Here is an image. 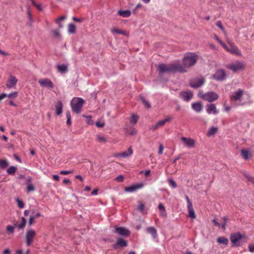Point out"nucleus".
Returning a JSON list of instances; mask_svg holds the SVG:
<instances>
[{"mask_svg": "<svg viewBox=\"0 0 254 254\" xmlns=\"http://www.w3.org/2000/svg\"><path fill=\"white\" fill-rule=\"evenodd\" d=\"M157 69L159 74L175 72L184 73L187 71L182 64L180 63H175L169 64H160L158 65Z\"/></svg>", "mask_w": 254, "mask_h": 254, "instance_id": "f257e3e1", "label": "nucleus"}, {"mask_svg": "<svg viewBox=\"0 0 254 254\" xmlns=\"http://www.w3.org/2000/svg\"><path fill=\"white\" fill-rule=\"evenodd\" d=\"M198 60V56L194 53H188L186 54L183 60V64L186 69V67L193 66Z\"/></svg>", "mask_w": 254, "mask_h": 254, "instance_id": "f03ea898", "label": "nucleus"}, {"mask_svg": "<svg viewBox=\"0 0 254 254\" xmlns=\"http://www.w3.org/2000/svg\"><path fill=\"white\" fill-rule=\"evenodd\" d=\"M84 104L83 99L78 97L73 98L70 102L71 108L73 112L79 114L81 112Z\"/></svg>", "mask_w": 254, "mask_h": 254, "instance_id": "7ed1b4c3", "label": "nucleus"}, {"mask_svg": "<svg viewBox=\"0 0 254 254\" xmlns=\"http://www.w3.org/2000/svg\"><path fill=\"white\" fill-rule=\"evenodd\" d=\"M198 96L202 99L211 102L216 100L218 98V95L214 92H208L204 93L202 91L198 93Z\"/></svg>", "mask_w": 254, "mask_h": 254, "instance_id": "20e7f679", "label": "nucleus"}, {"mask_svg": "<svg viewBox=\"0 0 254 254\" xmlns=\"http://www.w3.org/2000/svg\"><path fill=\"white\" fill-rule=\"evenodd\" d=\"M36 235V231L33 229H29L27 230L25 234V243L27 246H31Z\"/></svg>", "mask_w": 254, "mask_h": 254, "instance_id": "39448f33", "label": "nucleus"}, {"mask_svg": "<svg viewBox=\"0 0 254 254\" xmlns=\"http://www.w3.org/2000/svg\"><path fill=\"white\" fill-rule=\"evenodd\" d=\"M226 67L233 72H236L243 70L245 67V64L243 62L236 61L233 63L228 64Z\"/></svg>", "mask_w": 254, "mask_h": 254, "instance_id": "423d86ee", "label": "nucleus"}, {"mask_svg": "<svg viewBox=\"0 0 254 254\" xmlns=\"http://www.w3.org/2000/svg\"><path fill=\"white\" fill-rule=\"evenodd\" d=\"M205 79L202 77H196L190 81V86L192 88H197L201 87L204 83Z\"/></svg>", "mask_w": 254, "mask_h": 254, "instance_id": "0eeeda50", "label": "nucleus"}, {"mask_svg": "<svg viewBox=\"0 0 254 254\" xmlns=\"http://www.w3.org/2000/svg\"><path fill=\"white\" fill-rule=\"evenodd\" d=\"M185 198L187 202V207L189 211L188 216L190 218L194 219L196 217V215L193 208L192 204L187 195H185Z\"/></svg>", "mask_w": 254, "mask_h": 254, "instance_id": "6e6552de", "label": "nucleus"}, {"mask_svg": "<svg viewBox=\"0 0 254 254\" xmlns=\"http://www.w3.org/2000/svg\"><path fill=\"white\" fill-rule=\"evenodd\" d=\"M242 238V235L238 233L232 234L230 237V240L234 246H240V241Z\"/></svg>", "mask_w": 254, "mask_h": 254, "instance_id": "1a4fd4ad", "label": "nucleus"}, {"mask_svg": "<svg viewBox=\"0 0 254 254\" xmlns=\"http://www.w3.org/2000/svg\"><path fill=\"white\" fill-rule=\"evenodd\" d=\"M38 82L42 87H44L49 89H52L54 85L51 80L49 78H42L39 80Z\"/></svg>", "mask_w": 254, "mask_h": 254, "instance_id": "9d476101", "label": "nucleus"}, {"mask_svg": "<svg viewBox=\"0 0 254 254\" xmlns=\"http://www.w3.org/2000/svg\"><path fill=\"white\" fill-rule=\"evenodd\" d=\"M226 75V74L224 70L219 69L213 75V77L216 80L222 81L225 78Z\"/></svg>", "mask_w": 254, "mask_h": 254, "instance_id": "9b49d317", "label": "nucleus"}, {"mask_svg": "<svg viewBox=\"0 0 254 254\" xmlns=\"http://www.w3.org/2000/svg\"><path fill=\"white\" fill-rule=\"evenodd\" d=\"M244 91L241 89H239L237 91L233 92L230 97V100L231 102H234L238 100H241Z\"/></svg>", "mask_w": 254, "mask_h": 254, "instance_id": "f8f14e48", "label": "nucleus"}, {"mask_svg": "<svg viewBox=\"0 0 254 254\" xmlns=\"http://www.w3.org/2000/svg\"><path fill=\"white\" fill-rule=\"evenodd\" d=\"M180 97L183 99L184 101L188 102L192 99L193 93L190 90L182 91L180 93Z\"/></svg>", "mask_w": 254, "mask_h": 254, "instance_id": "ddd939ff", "label": "nucleus"}, {"mask_svg": "<svg viewBox=\"0 0 254 254\" xmlns=\"http://www.w3.org/2000/svg\"><path fill=\"white\" fill-rule=\"evenodd\" d=\"M228 44L229 46V48L228 49V52L233 55L238 56L241 55V52L237 46L235 45L231 42H229Z\"/></svg>", "mask_w": 254, "mask_h": 254, "instance_id": "4468645a", "label": "nucleus"}, {"mask_svg": "<svg viewBox=\"0 0 254 254\" xmlns=\"http://www.w3.org/2000/svg\"><path fill=\"white\" fill-rule=\"evenodd\" d=\"M143 186L142 183L136 184L133 185L126 187L125 190L128 192H133L136 191L138 189L142 188Z\"/></svg>", "mask_w": 254, "mask_h": 254, "instance_id": "2eb2a0df", "label": "nucleus"}, {"mask_svg": "<svg viewBox=\"0 0 254 254\" xmlns=\"http://www.w3.org/2000/svg\"><path fill=\"white\" fill-rule=\"evenodd\" d=\"M17 81L18 79L16 77L10 75L8 78L6 86L9 89L12 88L15 86Z\"/></svg>", "mask_w": 254, "mask_h": 254, "instance_id": "dca6fc26", "label": "nucleus"}, {"mask_svg": "<svg viewBox=\"0 0 254 254\" xmlns=\"http://www.w3.org/2000/svg\"><path fill=\"white\" fill-rule=\"evenodd\" d=\"M115 232L118 235L123 237H127L130 234V232L128 229L122 227H116L115 228Z\"/></svg>", "mask_w": 254, "mask_h": 254, "instance_id": "f3484780", "label": "nucleus"}, {"mask_svg": "<svg viewBox=\"0 0 254 254\" xmlns=\"http://www.w3.org/2000/svg\"><path fill=\"white\" fill-rule=\"evenodd\" d=\"M133 153V150L131 147L128 148V150L121 153H117L115 155L116 157H122L123 158H127L131 156Z\"/></svg>", "mask_w": 254, "mask_h": 254, "instance_id": "a211bd4d", "label": "nucleus"}, {"mask_svg": "<svg viewBox=\"0 0 254 254\" xmlns=\"http://www.w3.org/2000/svg\"><path fill=\"white\" fill-rule=\"evenodd\" d=\"M181 140H182L188 147L192 148L194 146L195 142L192 138L182 137Z\"/></svg>", "mask_w": 254, "mask_h": 254, "instance_id": "6ab92c4d", "label": "nucleus"}, {"mask_svg": "<svg viewBox=\"0 0 254 254\" xmlns=\"http://www.w3.org/2000/svg\"><path fill=\"white\" fill-rule=\"evenodd\" d=\"M206 111L208 114H213L214 115H217L218 113V111L217 110L216 106L213 104H210L207 105Z\"/></svg>", "mask_w": 254, "mask_h": 254, "instance_id": "aec40b11", "label": "nucleus"}, {"mask_svg": "<svg viewBox=\"0 0 254 254\" xmlns=\"http://www.w3.org/2000/svg\"><path fill=\"white\" fill-rule=\"evenodd\" d=\"M192 109L196 112H200L202 110V105L201 102H194L191 104Z\"/></svg>", "mask_w": 254, "mask_h": 254, "instance_id": "412c9836", "label": "nucleus"}, {"mask_svg": "<svg viewBox=\"0 0 254 254\" xmlns=\"http://www.w3.org/2000/svg\"><path fill=\"white\" fill-rule=\"evenodd\" d=\"M63 105L61 101H58L55 104L56 113L57 115H60L63 112Z\"/></svg>", "mask_w": 254, "mask_h": 254, "instance_id": "4be33fe9", "label": "nucleus"}, {"mask_svg": "<svg viewBox=\"0 0 254 254\" xmlns=\"http://www.w3.org/2000/svg\"><path fill=\"white\" fill-rule=\"evenodd\" d=\"M26 220L24 217L21 218V222L20 224H18L17 222H15L14 223V225L13 226H14V228H18L19 229H23L26 225Z\"/></svg>", "mask_w": 254, "mask_h": 254, "instance_id": "5701e85b", "label": "nucleus"}, {"mask_svg": "<svg viewBox=\"0 0 254 254\" xmlns=\"http://www.w3.org/2000/svg\"><path fill=\"white\" fill-rule=\"evenodd\" d=\"M241 155L245 160H249L251 157V153L249 149H242Z\"/></svg>", "mask_w": 254, "mask_h": 254, "instance_id": "b1692460", "label": "nucleus"}, {"mask_svg": "<svg viewBox=\"0 0 254 254\" xmlns=\"http://www.w3.org/2000/svg\"><path fill=\"white\" fill-rule=\"evenodd\" d=\"M165 124V122L163 120L159 121L155 124L152 125L150 127V129L152 130H155L163 126Z\"/></svg>", "mask_w": 254, "mask_h": 254, "instance_id": "393cba45", "label": "nucleus"}, {"mask_svg": "<svg viewBox=\"0 0 254 254\" xmlns=\"http://www.w3.org/2000/svg\"><path fill=\"white\" fill-rule=\"evenodd\" d=\"M146 232L151 235L152 237L155 239L157 237V231L153 227H149L146 228Z\"/></svg>", "mask_w": 254, "mask_h": 254, "instance_id": "a878e982", "label": "nucleus"}, {"mask_svg": "<svg viewBox=\"0 0 254 254\" xmlns=\"http://www.w3.org/2000/svg\"><path fill=\"white\" fill-rule=\"evenodd\" d=\"M116 245L120 247H125L127 246V242L122 238H118L117 240Z\"/></svg>", "mask_w": 254, "mask_h": 254, "instance_id": "bb28decb", "label": "nucleus"}, {"mask_svg": "<svg viewBox=\"0 0 254 254\" xmlns=\"http://www.w3.org/2000/svg\"><path fill=\"white\" fill-rule=\"evenodd\" d=\"M118 13L123 17H128L131 15V12L129 10H119Z\"/></svg>", "mask_w": 254, "mask_h": 254, "instance_id": "cd10ccee", "label": "nucleus"}, {"mask_svg": "<svg viewBox=\"0 0 254 254\" xmlns=\"http://www.w3.org/2000/svg\"><path fill=\"white\" fill-rule=\"evenodd\" d=\"M57 68L59 71L62 73H66L67 71V66L64 64L58 65Z\"/></svg>", "mask_w": 254, "mask_h": 254, "instance_id": "c85d7f7f", "label": "nucleus"}, {"mask_svg": "<svg viewBox=\"0 0 254 254\" xmlns=\"http://www.w3.org/2000/svg\"><path fill=\"white\" fill-rule=\"evenodd\" d=\"M243 175L247 179L248 181L254 185V177L251 176L247 172L243 171Z\"/></svg>", "mask_w": 254, "mask_h": 254, "instance_id": "c756f323", "label": "nucleus"}, {"mask_svg": "<svg viewBox=\"0 0 254 254\" xmlns=\"http://www.w3.org/2000/svg\"><path fill=\"white\" fill-rule=\"evenodd\" d=\"M218 131V128L214 127H210L207 133L208 136H211L214 135Z\"/></svg>", "mask_w": 254, "mask_h": 254, "instance_id": "7c9ffc66", "label": "nucleus"}, {"mask_svg": "<svg viewBox=\"0 0 254 254\" xmlns=\"http://www.w3.org/2000/svg\"><path fill=\"white\" fill-rule=\"evenodd\" d=\"M111 32L113 34H122L123 35H127V33L121 29H118L115 28H113L111 29Z\"/></svg>", "mask_w": 254, "mask_h": 254, "instance_id": "2f4dec72", "label": "nucleus"}, {"mask_svg": "<svg viewBox=\"0 0 254 254\" xmlns=\"http://www.w3.org/2000/svg\"><path fill=\"white\" fill-rule=\"evenodd\" d=\"M97 140L100 143H105L107 142V139L103 136L101 134L97 135Z\"/></svg>", "mask_w": 254, "mask_h": 254, "instance_id": "473e14b6", "label": "nucleus"}, {"mask_svg": "<svg viewBox=\"0 0 254 254\" xmlns=\"http://www.w3.org/2000/svg\"><path fill=\"white\" fill-rule=\"evenodd\" d=\"M217 242L219 244H224L225 245H227L229 242L228 239L225 237L218 238L217 239Z\"/></svg>", "mask_w": 254, "mask_h": 254, "instance_id": "72a5a7b5", "label": "nucleus"}, {"mask_svg": "<svg viewBox=\"0 0 254 254\" xmlns=\"http://www.w3.org/2000/svg\"><path fill=\"white\" fill-rule=\"evenodd\" d=\"M17 170L16 167L11 166L7 170V173L9 175H14Z\"/></svg>", "mask_w": 254, "mask_h": 254, "instance_id": "f704fd0d", "label": "nucleus"}, {"mask_svg": "<svg viewBox=\"0 0 254 254\" xmlns=\"http://www.w3.org/2000/svg\"><path fill=\"white\" fill-rule=\"evenodd\" d=\"M68 32L71 34H73L75 32V26L73 23L69 24L68 26Z\"/></svg>", "mask_w": 254, "mask_h": 254, "instance_id": "c9c22d12", "label": "nucleus"}, {"mask_svg": "<svg viewBox=\"0 0 254 254\" xmlns=\"http://www.w3.org/2000/svg\"><path fill=\"white\" fill-rule=\"evenodd\" d=\"M8 165V161L5 159L0 160V167L2 169H5Z\"/></svg>", "mask_w": 254, "mask_h": 254, "instance_id": "e433bc0d", "label": "nucleus"}, {"mask_svg": "<svg viewBox=\"0 0 254 254\" xmlns=\"http://www.w3.org/2000/svg\"><path fill=\"white\" fill-rule=\"evenodd\" d=\"M138 119L139 117L138 116L134 114H132L131 116L130 122L131 124L135 125L137 123Z\"/></svg>", "mask_w": 254, "mask_h": 254, "instance_id": "4c0bfd02", "label": "nucleus"}, {"mask_svg": "<svg viewBox=\"0 0 254 254\" xmlns=\"http://www.w3.org/2000/svg\"><path fill=\"white\" fill-rule=\"evenodd\" d=\"M65 18H66V16H62L56 20V22L58 24V25H59V27L60 28L63 27V24L61 22H62V20H64Z\"/></svg>", "mask_w": 254, "mask_h": 254, "instance_id": "58836bf2", "label": "nucleus"}, {"mask_svg": "<svg viewBox=\"0 0 254 254\" xmlns=\"http://www.w3.org/2000/svg\"><path fill=\"white\" fill-rule=\"evenodd\" d=\"M158 209L161 211V214L162 215H164V216H166V210H165V208L164 206V205L160 203L158 205Z\"/></svg>", "mask_w": 254, "mask_h": 254, "instance_id": "ea45409f", "label": "nucleus"}, {"mask_svg": "<svg viewBox=\"0 0 254 254\" xmlns=\"http://www.w3.org/2000/svg\"><path fill=\"white\" fill-rule=\"evenodd\" d=\"M6 232L9 234H12L14 233V226L8 225L6 228Z\"/></svg>", "mask_w": 254, "mask_h": 254, "instance_id": "a19ab883", "label": "nucleus"}, {"mask_svg": "<svg viewBox=\"0 0 254 254\" xmlns=\"http://www.w3.org/2000/svg\"><path fill=\"white\" fill-rule=\"evenodd\" d=\"M17 95H18V92L15 91V92L11 93L9 94H7V97L9 98L15 99L17 97Z\"/></svg>", "mask_w": 254, "mask_h": 254, "instance_id": "79ce46f5", "label": "nucleus"}, {"mask_svg": "<svg viewBox=\"0 0 254 254\" xmlns=\"http://www.w3.org/2000/svg\"><path fill=\"white\" fill-rule=\"evenodd\" d=\"M168 182H169V184L170 185V186L172 187V188L175 189L177 187L176 183L173 179H169Z\"/></svg>", "mask_w": 254, "mask_h": 254, "instance_id": "37998d69", "label": "nucleus"}, {"mask_svg": "<svg viewBox=\"0 0 254 254\" xmlns=\"http://www.w3.org/2000/svg\"><path fill=\"white\" fill-rule=\"evenodd\" d=\"M216 25L219 27L223 32L225 33V30L222 24L220 21H217L216 23Z\"/></svg>", "mask_w": 254, "mask_h": 254, "instance_id": "c03bdc74", "label": "nucleus"}, {"mask_svg": "<svg viewBox=\"0 0 254 254\" xmlns=\"http://www.w3.org/2000/svg\"><path fill=\"white\" fill-rule=\"evenodd\" d=\"M17 202V205L18 206V207L20 208H24V204L23 203V202L21 200H20L18 198H17L16 199Z\"/></svg>", "mask_w": 254, "mask_h": 254, "instance_id": "a18cd8bd", "label": "nucleus"}, {"mask_svg": "<svg viewBox=\"0 0 254 254\" xmlns=\"http://www.w3.org/2000/svg\"><path fill=\"white\" fill-rule=\"evenodd\" d=\"M140 99H141V100L142 102V103L145 105V106L147 108H150L151 106L148 101H147L143 97H141Z\"/></svg>", "mask_w": 254, "mask_h": 254, "instance_id": "49530a36", "label": "nucleus"}, {"mask_svg": "<svg viewBox=\"0 0 254 254\" xmlns=\"http://www.w3.org/2000/svg\"><path fill=\"white\" fill-rule=\"evenodd\" d=\"M83 117L86 118V119H87L86 122L88 124L92 125L93 124V122L92 120V118H91V117L90 116H83Z\"/></svg>", "mask_w": 254, "mask_h": 254, "instance_id": "de8ad7c7", "label": "nucleus"}, {"mask_svg": "<svg viewBox=\"0 0 254 254\" xmlns=\"http://www.w3.org/2000/svg\"><path fill=\"white\" fill-rule=\"evenodd\" d=\"M52 33L53 35L56 37L59 38L61 36L60 33L58 30H53L52 31Z\"/></svg>", "mask_w": 254, "mask_h": 254, "instance_id": "09e8293b", "label": "nucleus"}, {"mask_svg": "<svg viewBox=\"0 0 254 254\" xmlns=\"http://www.w3.org/2000/svg\"><path fill=\"white\" fill-rule=\"evenodd\" d=\"M116 181L118 182H122L124 180V176L123 175H119L115 179Z\"/></svg>", "mask_w": 254, "mask_h": 254, "instance_id": "8fccbe9b", "label": "nucleus"}, {"mask_svg": "<svg viewBox=\"0 0 254 254\" xmlns=\"http://www.w3.org/2000/svg\"><path fill=\"white\" fill-rule=\"evenodd\" d=\"M143 173L144 176L146 177H148L149 176L150 173V170H146L145 171H141L139 172V174H142Z\"/></svg>", "mask_w": 254, "mask_h": 254, "instance_id": "3c124183", "label": "nucleus"}, {"mask_svg": "<svg viewBox=\"0 0 254 254\" xmlns=\"http://www.w3.org/2000/svg\"><path fill=\"white\" fill-rule=\"evenodd\" d=\"M95 125L98 127H102L105 126V123L104 122H100L97 121L96 122Z\"/></svg>", "mask_w": 254, "mask_h": 254, "instance_id": "603ef678", "label": "nucleus"}, {"mask_svg": "<svg viewBox=\"0 0 254 254\" xmlns=\"http://www.w3.org/2000/svg\"><path fill=\"white\" fill-rule=\"evenodd\" d=\"M128 133L130 135H134L137 133V130L135 128H131L128 131Z\"/></svg>", "mask_w": 254, "mask_h": 254, "instance_id": "864d4df0", "label": "nucleus"}, {"mask_svg": "<svg viewBox=\"0 0 254 254\" xmlns=\"http://www.w3.org/2000/svg\"><path fill=\"white\" fill-rule=\"evenodd\" d=\"M73 171L72 170H69V171H61L60 173V174H62V175H67L68 174H70V173H73Z\"/></svg>", "mask_w": 254, "mask_h": 254, "instance_id": "5fc2aeb1", "label": "nucleus"}, {"mask_svg": "<svg viewBox=\"0 0 254 254\" xmlns=\"http://www.w3.org/2000/svg\"><path fill=\"white\" fill-rule=\"evenodd\" d=\"M249 250L251 253L254 252V243L249 245Z\"/></svg>", "mask_w": 254, "mask_h": 254, "instance_id": "6e6d98bb", "label": "nucleus"}, {"mask_svg": "<svg viewBox=\"0 0 254 254\" xmlns=\"http://www.w3.org/2000/svg\"><path fill=\"white\" fill-rule=\"evenodd\" d=\"M144 208V205L143 203H139L138 205V209L140 212H142Z\"/></svg>", "mask_w": 254, "mask_h": 254, "instance_id": "4d7b16f0", "label": "nucleus"}, {"mask_svg": "<svg viewBox=\"0 0 254 254\" xmlns=\"http://www.w3.org/2000/svg\"><path fill=\"white\" fill-rule=\"evenodd\" d=\"M35 219L32 216H30L29 221H28V224L29 226H31L32 225V224L34 222Z\"/></svg>", "mask_w": 254, "mask_h": 254, "instance_id": "13d9d810", "label": "nucleus"}, {"mask_svg": "<svg viewBox=\"0 0 254 254\" xmlns=\"http://www.w3.org/2000/svg\"><path fill=\"white\" fill-rule=\"evenodd\" d=\"M142 6V5L140 3H138L137 4L135 7L132 10V12L134 14H135L136 13V10H137L138 8L141 7Z\"/></svg>", "mask_w": 254, "mask_h": 254, "instance_id": "bf43d9fd", "label": "nucleus"}, {"mask_svg": "<svg viewBox=\"0 0 254 254\" xmlns=\"http://www.w3.org/2000/svg\"><path fill=\"white\" fill-rule=\"evenodd\" d=\"M27 189L28 191H33L34 190V188L32 185L29 184L27 186Z\"/></svg>", "mask_w": 254, "mask_h": 254, "instance_id": "052dcab7", "label": "nucleus"}, {"mask_svg": "<svg viewBox=\"0 0 254 254\" xmlns=\"http://www.w3.org/2000/svg\"><path fill=\"white\" fill-rule=\"evenodd\" d=\"M163 149H164V146L162 144H161L159 145L158 154L160 155L162 154L163 153Z\"/></svg>", "mask_w": 254, "mask_h": 254, "instance_id": "680f3d73", "label": "nucleus"}, {"mask_svg": "<svg viewBox=\"0 0 254 254\" xmlns=\"http://www.w3.org/2000/svg\"><path fill=\"white\" fill-rule=\"evenodd\" d=\"M212 222L213 223L214 225H215L216 226H218V227H220V224L218 222L217 219L216 218H214L213 219Z\"/></svg>", "mask_w": 254, "mask_h": 254, "instance_id": "e2e57ef3", "label": "nucleus"}, {"mask_svg": "<svg viewBox=\"0 0 254 254\" xmlns=\"http://www.w3.org/2000/svg\"><path fill=\"white\" fill-rule=\"evenodd\" d=\"M98 190L97 189H94L92 192L91 194L92 195H96L98 194Z\"/></svg>", "mask_w": 254, "mask_h": 254, "instance_id": "0e129e2a", "label": "nucleus"}, {"mask_svg": "<svg viewBox=\"0 0 254 254\" xmlns=\"http://www.w3.org/2000/svg\"><path fill=\"white\" fill-rule=\"evenodd\" d=\"M180 158H181V155H178L177 156H176L175 157V158L173 159V160L172 161L173 163H174V164L176 163V161L180 159Z\"/></svg>", "mask_w": 254, "mask_h": 254, "instance_id": "69168bd1", "label": "nucleus"}, {"mask_svg": "<svg viewBox=\"0 0 254 254\" xmlns=\"http://www.w3.org/2000/svg\"><path fill=\"white\" fill-rule=\"evenodd\" d=\"M214 37L215 39L219 42V43L220 44L223 41L220 40V39L216 35H214Z\"/></svg>", "mask_w": 254, "mask_h": 254, "instance_id": "338daca9", "label": "nucleus"}, {"mask_svg": "<svg viewBox=\"0 0 254 254\" xmlns=\"http://www.w3.org/2000/svg\"><path fill=\"white\" fill-rule=\"evenodd\" d=\"M220 45L227 51H228V49L229 47H228L223 42H222Z\"/></svg>", "mask_w": 254, "mask_h": 254, "instance_id": "774afa93", "label": "nucleus"}]
</instances>
